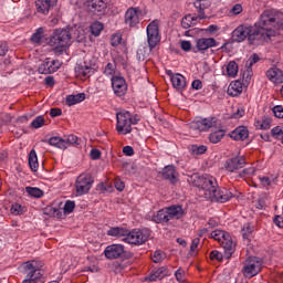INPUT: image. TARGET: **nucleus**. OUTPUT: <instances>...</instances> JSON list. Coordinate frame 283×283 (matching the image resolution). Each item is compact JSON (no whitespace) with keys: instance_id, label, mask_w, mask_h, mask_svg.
I'll use <instances>...</instances> for the list:
<instances>
[{"instance_id":"nucleus-1","label":"nucleus","mask_w":283,"mask_h":283,"mask_svg":"<svg viewBox=\"0 0 283 283\" xmlns=\"http://www.w3.org/2000/svg\"><path fill=\"white\" fill-rule=\"evenodd\" d=\"M250 27L249 43L250 45H262L266 41H271V36H275V30H282L283 13H275L265 10L255 24Z\"/></svg>"},{"instance_id":"nucleus-2","label":"nucleus","mask_w":283,"mask_h":283,"mask_svg":"<svg viewBox=\"0 0 283 283\" xmlns=\"http://www.w3.org/2000/svg\"><path fill=\"white\" fill-rule=\"evenodd\" d=\"M185 216V209L180 205H174L156 211L151 216V222L155 224H169L170 220H180Z\"/></svg>"},{"instance_id":"nucleus-3","label":"nucleus","mask_w":283,"mask_h":283,"mask_svg":"<svg viewBox=\"0 0 283 283\" xmlns=\"http://www.w3.org/2000/svg\"><path fill=\"white\" fill-rule=\"evenodd\" d=\"M210 235L212 240H216L222 247L226 260H231V256L235 253V243L231 234L224 230H214Z\"/></svg>"},{"instance_id":"nucleus-4","label":"nucleus","mask_w":283,"mask_h":283,"mask_svg":"<svg viewBox=\"0 0 283 283\" xmlns=\"http://www.w3.org/2000/svg\"><path fill=\"white\" fill-rule=\"evenodd\" d=\"M116 132L123 136L132 134V113L129 111H122L116 114Z\"/></svg>"},{"instance_id":"nucleus-5","label":"nucleus","mask_w":283,"mask_h":283,"mask_svg":"<svg viewBox=\"0 0 283 283\" xmlns=\"http://www.w3.org/2000/svg\"><path fill=\"white\" fill-rule=\"evenodd\" d=\"M50 43L55 48H70L72 45V33L67 29H56L51 36Z\"/></svg>"},{"instance_id":"nucleus-6","label":"nucleus","mask_w":283,"mask_h":283,"mask_svg":"<svg viewBox=\"0 0 283 283\" xmlns=\"http://www.w3.org/2000/svg\"><path fill=\"white\" fill-rule=\"evenodd\" d=\"M147 240H149V230L134 229L132 231L128 230V237L124 239V242H127V244H134L135 247H140V244H145Z\"/></svg>"},{"instance_id":"nucleus-7","label":"nucleus","mask_w":283,"mask_h":283,"mask_svg":"<svg viewBox=\"0 0 283 283\" xmlns=\"http://www.w3.org/2000/svg\"><path fill=\"white\" fill-rule=\"evenodd\" d=\"M23 269H24V272L27 273V276L22 281V283H38L39 280L43 277V274L41 273V269L34 265V261L25 262Z\"/></svg>"},{"instance_id":"nucleus-8","label":"nucleus","mask_w":283,"mask_h":283,"mask_svg":"<svg viewBox=\"0 0 283 283\" xmlns=\"http://www.w3.org/2000/svg\"><path fill=\"white\" fill-rule=\"evenodd\" d=\"M92 185H94V179H92L91 175L82 174L77 177L75 182V189L77 196H85V193H90L92 189Z\"/></svg>"},{"instance_id":"nucleus-9","label":"nucleus","mask_w":283,"mask_h":283,"mask_svg":"<svg viewBox=\"0 0 283 283\" xmlns=\"http://www.w3.org/2000/svg\"><path fill=\"white\" fill-rule=\"evenodd\" d=\"M209 200H211V202H229V200H231V198H233V193L231 192V190L227 189V188H219L213 187V189L210 191V195H208Z\"/></svg>"},{"instance_id":"nucleus-10","label":"nucleus","mask_w":283,"mask_h":283,"mask_svg":"<svg viewBox=\"0 0 283 283\" xmlns=\"http://www.w3.org/2000/svg\"><path fill=\"white\" fill-rule=\"evenodd\" d=\"M147 41L150 50H154L160 43V30L158 29V20H154L147 27Z\"/></svg>"},{"instance_id":"nucleus-11","label":"nucleus","mask_w":283,"mask_h":283,"mask_svg":"<svg viewBox=\"0 0 283 283\" xmlns=\"http://www.w3.org/2000/svg\"><path fill=\"white\" fill-rule=\"evenodd\" d=\"M262 271V262H260L255 258H251L248 261H245L244 266L242 269V273L244 277H255Z\"/></svg>"},{"instance_id":"nucleus-12","label":"nucleus","mask_w":283,"mask_h":283,"mask_svg":"<svg viewBox=\"0 0 283 283\" xmlns=\"http://www.w3.org/2000/svg\"><path fill=\"white\" fill-rule=\"evenodd\" d=\"M95 67H96L95 64L87 63V61L76 64L75 66L76 78H90L92 74H94Z\"/></svg>"},{"instance_id":"nucleus-13","label":"nucleus","mask_w":283,"mask_h":283,"mask_svg":"<svg viewBox=\"0 0 283 283\" xmlns=\"http://www.w3.org/2000/svg\"><path fill=\"white\" fill-rule=\"evenodd\" d=\"M216 125V117L198 118L190 123V129L197 132H207Z\"/></svg>"},{"instance_id":"nucleus-14","label":"nucleus","mask_w":283,"mask_h":283,"mask_svg":"<svg viewBox=\"0 0 283 283\" xmlns=\"http://www.w3.org/2000/svg\"><path fill=\"white\" fill-rule=\"evenodd\" d=\"M195 8L198 10V17H191V14H188L181 19V28L184 30H189L191 25H193V21H198V19H206L205 17V9L202 8V4L200 2L195 3Z\"/></svg>"},{"instance_id":"nucleus-15","label":"nucleus","mask_w":283,"mask_h":283,"mask_svg":"<svg viewBox=\"0 0 283 283\" xmlns=\"http://www.w3.org/2000/svg\"><path fill=\"white\" fill-rule=\"evenodd\" d=\"M251 33V27L241 24L234 29L232 32L231 41L232 43H242V41H249V34Z\"/></svg>"},{"instance_id":"nucleus-16","label":"nucleus","mask_w":283,"mask_h":283,"mask_svg":"<svg viewBox=\"0 0 283 283\" xmlns=\"http://www.w3.org/2000/svg\"><path fill=\"white\" fill-rule=\"evenodd\" d=\"M123 253H125V245L123 244L108 245L104 251L107 260H118V258H123Z\"/></svg>"},{"instance_id":"nucleus-17","label":"nucleus","mask_w":283,"mask_h":283,"mask_svg":"<svg viewBox=\"0 0 283 283\" xmlns=\"http://www.w3.org/2000/svg\"><path fill=\"white\" fill-rule=\"evenodd\" d=\"M245 165H247V159L243 156H237L226 161V169L227 171H230V174H233L239 169H243Z\"/></svg>"},{"instance_id":"nucleus-18","label":"nucleus","mask_w":283,"mask_h":283,"mask_svg":"<svg viewBox=\"0 0 283 283\" xmlns=\"http://www.w3.org/2000/svg\"><path fill=\"white\" fill-rule=\"evenodd\" d=\"M61 67V61L46 59L44 63H42L38 71L39 74H54Z\"/></svg>"},{"instance_id":"nucleus-19","label":"nucleus","mask_w":283,"mask_h":283,"mask_svg":"<svg viewBox=\"0 0 283 283\" xmlns=\"http://www.w3.org/2000/svg\"><path fill=\"white\" fill-rule=\"evenodd\" d=\"M112 87L114 90V94L116 96H125L127 94V83L125 82V78L120 76H113L112 78Z\"/></svg>"},{"instance_id":"nucleus-20","label":"nucleus","mask_w":283,"mask_h":283,"mask_svg":"<svg viewBox=\"0 0 283 283\" xmlns=\"http://www.w3.org/2000/svg\"><path fill=\"white\" fill-rule=\"evenodd\" d=\"M87 7L90 12L101 17V14H105V10H107V0H91Z\"/></svg>"},{"instance_id":"nucleus-21","label":"nucleus","mask_w":283,"mask_h":283,"mask_svg":"<svg viewBox=\"0 0 283 283\" xmlns=\"http://www.w3.org/2000/svg\"><path fill=\"white\" fill-rule=\"evenodd\" d=\"M213 187H218V180H216V178L210 175H205L198 189H202L203 191H206V196H209Z\"/></svg>"},{"instance_id":"nucleus-22","label":"nucleus","mask_w":283,"mask_h":283,"mask_svg":"<svg viewBox=\"0 0 283 283\" xmlns=\"http://www.w3.org/2000/svg\"><path fill=\"white\" fill-rule=\"evenodd\" d=\"M216 45H218V41L213 38H201L196 41L198 52H207L209 48H216Z\"/></svg>"},{"instance_id":"nucleus-23","label":"nucleus","mask_w":283,"mask_h":283,"mask_svg":"<svg viewBox=\"0 0 283 283\" xmlns=\"http://www.w3.org/2000/svg\"><path fill=\"white\" fill-rule=\"evenodd\" d=\"M161 176L164 180H169L171 185H176V182H178V171L176 170V166L174 165L166 166L163 169Z\"/></svg>"},{"instance_id":"nucleus-24","label":"nucleus","mask_w":283,"mask_h":283,"mask_svg":"<svg viewBox=\"0 0 283 283\" xmlns=\"http://www.w3.org/2000/svg\"><path fill=\"white\" fill-rule=\"evenodd\" d=\"M125 23L129 25V28H136L140 23V19L138 18V10L130 8L125 13Z\"/></svg>"},{"instance_id":"nucleus-25","label":"nucleus","mask_w":283,"mask_h":283,"mask_svg":"<svg viewBox=\"0 0 283 283\" xmlns=\"http://www.w3.org/2000/svg\"><path fill=\"white\" fill-rule=\"evenodd\" d=\"M167 275V266L155 268L150 271L149 275L145 277L146 282H158Z\"/></svg>"},{"instance_id":"nucleus-26","label":"nucleus","mask_w":283,"mask_h":283,"mask_svg":"<svg viewBox=\"0 0 283 283\" xmlns=\"http://www.w3.org/2000/svg\"><path fill=\"white\" fill-rule=\"evenodd\" d=\"M57 1L59 0H36V11L40 12V14H48V12H50V8H54Z\"/></svg>"},{"instance_id":"nucleus-27","label":"nucleus","mask_w":283,"mask_h":283,"mask_svg":"<svg viewBox=\"0 0 283 283\" xmlns=\"http://www.w3.org/2000/svg\"><path fill=\"white\" fill-rule=\"evenodd\" d=\"M229 136L232 140H247V138H249V128H247V126H239L230 132Z\"/></svg>"},{"instance_id":"nucleus-28","label":"nucleus","mask_w":283,"mask_h":283,"mask_svg":"<svg viewBox=\"0 0 283 283\" xmlns=\"http://www.w3.org/2000/svg\"><path fill=\"white\" fill-rule=\"evenodd\" d=\"M128 234L129 230L123 227H113L107 231V235H111L112 238H122L123 242H125Z\"/></svg>"},{"instance_id":"nucleus-29","label":"nucleus","mask_w":283,"mask_h":283,"mask_svg":"<svg viewBox=\"0 0 283 283\" xmlns=\"http://www.w3.org/2000/svg\"><path fill=\"white\" fill-rule=\"evenodd\" d=\"M171 83H172V87L180 92L181 90H185V87H187V80L185 78V75L180 73H176L175 75H171Z\"/></svg>"},{"instance_id":"nucleus-30","label":"nucleus","mask_w":283,"mask_h":283,"mask_svg":"<svg viewBox=\"0 0 283 283\" xmlns=\"http://www.w3.org/2000/svg\"><path fill=\"white\" fill-rule=\"evenodd\" d=\"M85 101V93H78L76 95H67L66 96V105L72 107V105H76L78 103H83Z\"/></svg>"},{"instance_id":"nucleus-31","label":"nucleus","mask_w":283,"mask_h":283,"mask_svg":"<svg viewBox=\"0 0 283 283\" xmlns=\"http://www.w3.org/2000/svg\"><path fill=\"white\" fill-rule=\"evenodd\" d=\"M29 167L31 171L39 170V157L36 156V150L32 149L29 154Z\"/></svg>"},{"instance_id":"nucleus-32","label":"nucleus","mask_w":283,"mask_h":283,"mask_svg":"<svg viewBox=\"0 0 283 283\" xmlns=\"http://www.w3.org/2000/svg\"><path fill=\"white\" fill-rule=\"evenodd\" d=\"M49 145H51V147H56L57 149H65V140L59 136L51 137L49 139Z\"/></svg>"},{"instance_id":"nucleus-33","label":"nucleus","mask_w":283,"mask_h":283,"mask_svg":"<svg viewBox=\"0 0 283 283\" xmlns=\"http://www.w3.org/2000/svg\"><path fill=\"white\" fill-rule=\"evenodd\" d=\"M224 134H226L224 129H219V130L211 133L209 135L210 143H212L213 145L220 143V140H222V138H224Z\"/></svg>"},{"instance_id":"nucleus-34","label":"nucleus","mask_w":283,"mask_h":283,"mask_svg":"<svg viewBox=\"0 0 283 283\" xmlns=\"http://www.w3.org/2000/svg\"><path fill=\"white\" fill-rule=\"evenodd\" d=\"M228 92H230L231 96H238L239 94H242V82L235 81L231 83Z\"/></svg>"},{"instance_id":"nucleus-35","label":"nucleus","mask_w":283,"mask_h":283,"mask_svg":"<svg viewBox=\"0 0 283 283\" xmlns=\"http://www.w3.org/2000/svg\"><path fill=\"white\" fill-rule=\"evenodd\" d=\"M64 143L65 149L72 145H74V147H78V145H81V139H78L76 135H69L64 138Z\"/></svg>"},{"instance_id":"nucleus-36","label":"nucleus","mask_w":283,"mask_h":283,"mask_svg":"<svg viewBox=\"0 0 283 283\" xmlns=\"http://www.w3.org/2000/svg\"><path fill=\"white\" fill-rule=\"evenodd\" d=\"M103 23L95 21L91 24L90 30L93 36H101V32H103Z\"/></svg>"},{"instance_id":"nucleus-37","label":"nucleus","mask_w":283,"mask_h":283,"mask_svg":"<svg viewBox=\"0 0 283 283\" xmlns=\"http://www.w3.org/2000/svg\"><path fill=\"white\" fill-rule=\"evenodd\" d=\"M254 230L255 228L251 226V223H245L241 230L243 240H249V238H251V233H253Z\"/></svg>"},{"instance_id":"nucleus-38","label":"nucleus","mask_w":283,"mask_h":283,"mask_svg":"<svg viewBox=\"0 0 283 283\" xmlns=\"http://www.w3.org/2000/svg\"><path fill=\"white\" fill-rule=\"evenodd\" d=\"M27 193L31 196L32 198H43V190L36 187H27L25 188Z\"/></svg>"},{"instance_id":"nucleus-39","label":"nucleus","mask_w":283,"mask_h":283,"mask_svg":"<svg viewBox=\"0 0 283 283\" xmlns=\"http://www.w3.org/2000/svg\"><path fill=\"white\" fill-rule=\"evenodd\" d=\"M227 74L228 76H238V63L235 61H231L227 65Z\"/></svg>"},{"instance_id":"nucleus-40","label":"nucleus","mask_w":283,"mask_h":283,"mask_svg":"<svg viewBox=\"0 0 283 283\" xmlns=\"http://www.w3.org/2000/svg\"><path fill=\"white\" fill-rule=\"evenodd\" d=\"M190 151L193 156H202V154H205L207 151V146L205 145H192L190 147Z\"/></svg>"},{"instance_id":"nucleus-41","label":"nucleus","mask_w":283,"mask_h":283,"mask_svg":"<svg viewBox=\"0 0 283 283\" xmlns=\"http://www.w3.org/2000/svg\"><path fill=\"white\" fill-rule=\"evenodd\" d=\"M202 180H205V175L193 174L190 177L189 182H191V185H193V187H200Z\"/></svg>"},{"instance_id":"nucleus-42","label":"nucleus","mask_w":283,"mask_h":283,"mask_svg":"<svg viewBox=\"0 0 283 283\" xmlns=\"http://www.w3.org/2000/svg\"><path fill=\"white\" fill-rule=\"evenodd\" d=\"M43 125H45V117H43L42 115L35 117L34 120L31 123V127H33V129H41Z\"/></svg>"},{"instance_id":"nucleus-43","label":"nucleus","mask_w":283,"mask_h":283,"mask_svg":"<svg viewBox=\"0 0 283 283\" xmlns=\"http://www.w3.org/2000/svg\"><path fill=\"white\" fill-rule=\"evenodd\" d=\"M43 39V28H39L31 36L32 43H41Z\"/></svg>"},{"instance_id":"nucleus-44","label":"nucleus","mask_w":283,"mask_h":283,"mask_svg":"<svg viewBox=\"0 0 283 283\" xmlns=\"http://www.w3.org/2000/svg\"><path fill=\"white\" fill-rule=\"evenodd\" d=\"M255 174V167L244 168L241 172H239L238 178H249Z\"/></svg>"},{"instance_id":"nucleus-45","label":"nucleus","mask_w":283,"mask_h":283,"mask_svg":"<svg viewBox=\"0 0 283 283\" xmlns=\"http://www.w3.org/2000/svg\"><path fill=\"white\" fill-rule=\"evenodd\" d=\"M258 61H260V55H258L256 53H254L247 62H245V67L248 70H253V65H255V63H258Z\"/></svg>"},{"instance_id":"nucleus-46","label":"nucleus","mask_w":283,"mask_h":283,"mask_svg":"<svg viewBox=\"0 0 283 283\" xmlns=\"http://www.w3.org/2000/svg\"><path fill=\"white\" fill-rule=\"evenodd\" d=\"M251 76H253V70L252 69H247V71L243 72V74H242L243 85H249V83H251Z\"/></svg>"},{"instance_id":"nucleus-47","label":"nucleus","mask_w":283,"mask_h":283,"mask_svg":"<svg viewBox=\"0 0 283 283\" xmlns=\"http://www.w3.org/2000/svg\"><path fill=\"white\" fill-rule=\"evenodd\" d=\"M11 213H12L13 216H23L24 210H23V208H22L21 205H19V203H13V205L11 206Z\"/></svg>"},{"instance_id":"nucleus-48","label":"nucleus","mask_w":283,"mask_h":283,"mask_svg":"<svg viewBox=\"0 0 283 283\" xmlns=\"http://www.w3.org/2000/svg\"><path fill=\"white\" fill-rule=\"evenodd\" d=\"M224 254L222 252H219L218 250H213L210 252V260H217V262H222L224 260Z\"/></svg>"},{"instance_id":"nucleus-49","label":"nucleus","mask_w":283,"mask_h":283,"mask_svg":"<svg viewBox=\"0 0 283 283\" xmlns=\"http://www.w3.org/2000/svg\"><path fill=\"white\" fill-rule=\"evenodd\" d=\"M163 260H165V254L163 253V251H155L153 255V262H155V264H158L159 262H163Z\"/></svg>"},{"instance_id":"nucleus-50","label":"nucleus","mask_w":283,"mask_h":283,"mask_svg":"<svg viewBox=\"0 0 283 283\" xmlns=\"http://www.w3.org/2000/svg\"><path fill=\"white\" fill-rule=\"evenodd\" d=\"M260 129H271V118L266 117L262 122H258Z\"/></svg>"},{"instance_id":"nucleus-51","label":"nucleus","mask_w":283,"mask_h":283,"mask_svg":"<svg viewBox=\"0 0 283 283\" xmlns=\"http://www.w3.org/2000/svg\"><path fill=\"white\" fill-rule=\"evenodd\" d=\"M76 207L74 201L67 200L64 205V213H72Z\"/></svg>"},{"instance_id":"nucleus-52","label":"nucleus","mask_w":283,"mask_h":283,"mask_svg":"<svg viewBox=\"0 0 283 283\" xmlns=\"http://www.w3.org/2000/svg\"><path fill=\"white\" fill-rule=\"evenodd\" d=\"M115 72H116V65L112 63H107L104 70V74H106V76H113Z\"/></svg>"},{"instance_id":"nucleus-53","label":"nucleus","mask_w":283,"mask_h":283,"mask_svg":"<svg viewBox=\"0 0 283 283\" xmlns=\"http://www.w3.org/2000/svg\"><path fill=\"white\" fill-rule=\"evenodd\" d=\"M277 67H272L270 70H268L266 72V76L270 81H273V83H275V78L277 76Z\"/></svg>"},{"instance_id":"nucleus-54","label":"nucleus","mask_w":283,"mask_h":283,"mask_svg":"<svg viewBox=\"0 0 283 283\" xmlns=\"http://www.w3.org/2000/svg\"><path fill=\"white\" fill-rule=\"evenodd\" d=\"M275 118H283V106L276 105L272 108Z\"/></svg>"},{"instance_id":"nucleus-55","label":"nucleus","mask_w":283,"mask_h":283,"mask_svg":"<svg viewBox=\"0 0 283 283\" xmlns=\"http://www.w3.org/2000/svg\"><path fill=\"white\" fill-rule=\"evenodd\" d=\"M120 41H123V38L120 35H113L111 39V45L113 48H118V45H120Z\"/></svg>"},{"instance_id":"nucleus-56","label":"nucleus","mask_w":283,"mask_h":283,"mask_svg":"<svg viewBox=\"0 0 283 283\" xmlns=\"http://www.w3.org/2000/svg\"><path fill=\"white\" fill-rule=\"evenodd\" d=\"M175 277L177 282H185V270L179 269L175 272Z\"/></svg>"},{"instance_id":"nucleus-57","label":"nucleus","mask_w":283,"mask_h":283,"mask_svg":"<svg viewBox=\"0 0 283 283\" xmlns=\"http://www.w3.org/2000/svg\"><path fill=\"white\" fill-rule=\"evenodd\" d=\"M181 50L184 52H191V42L187 40L181 41Z\"/></svg>"},{"instance_id":"nucleus-58","label":"nucleus","mask_w":283,"mask_h":283,"mask_svg":"<svg viewBox=\"0 0 283 283\" xmlns=\"http://www.w3.org/2000/svg\"><path fill=\"white\" fill-rule=\"evenodd\" d=\"M63 114V111L61 108H51L50 116L51 118H56V116H61Z\"/></svg>"},{"instance_id":"nucleus-59","label":"nucleus","mask_w":283,"mask_h":283,"mask_svg":"<svg viewBox=\"0 0 283 283\" xmlns=\"http://www.w3.org/2000/svg\"><path fill=\"white\" fill-rule=\"evenodd\" d=\"M8 54V43H0V56H6Z\"/></svg>"},{"instance_id":"nucleus-60","label":"nucleus","mask_w":283,"mask_h":283,"mask_svg":"<svg viewBox=\"0 0 283 283\" xmlns=\"http://www.w3.org/2000/svg\"><path fill=\"white\" fill-rule=\"evenodd\" d=\"M115 189H117V191H124L125 190V182H123L119 179L115 180Z\"/></svg>"},{"instance_id":"nucleus-61","label":"nucleus","mask_w":283,"mask_h":283,"mask_svg":"<svg viewBox=\"0 0 283 283\" xmlns=\"http://www.w3.org/2000/svg\"><path fill=\"white\" fill-rule=\"evenodd\" d=\"M274 83H283V71L280 69L276 71V78L274 80Z\"/></svg>"},{"instance_id":"nucleus-62","label":"nucleus","mask_w":283,"mask_h":283,"mask_svg":"<svg viewBox=\"0 0 283 283\" xmlns=\"http://www.w3.org/2000/svg\"><path fill=\"white\" fill-rule=\"evenodd\" d=\"M123 154H125V156H134V147L125 146L123 148Z\"/></svg>"},{"instance_id":"nucleus-63","label":"nucleus","mask_w":283,"mask_h":283,"mask_svg":"<svg viewBox=\"0 0 283 283\" xmlns=\"http://www.w3.org/2000/svg\"><path fill=\"white\" fill-rule=\"evenodd\" d=\"M91 158H92V160H98V158H101V150L92 149L91 150Z\"/></svg>"},{"instance_id":"nucleus-64","label":"nucleus","mask_w":283,"mask_h":283,"mask_svg":"<svg viewBox=\"0 0 283 283\" xmlns=\"http://www.w3.org/2000/svg\"><path fill=\"white\" fill-rule=\"evenodd\" d=\"M273 222L274 224H276V227H280V229H283V219L281 216H275Z\"/></svg>"}]
</instances>
